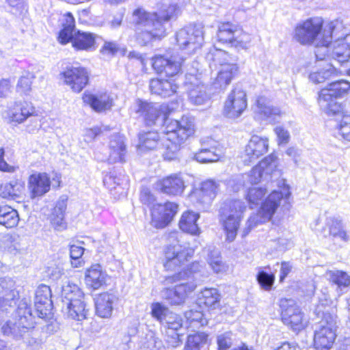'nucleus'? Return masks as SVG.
Masks as SVG:
<instances>
[{
  "instance_id": "nucleus-1",
  "label": "nucleus",
  "mask_w": 350,
  "mask_h": 350,
  "mask_svg": "<svg viewBox=\"0 0 350 350\" xmlns=\"http://www.w3.org/2000/svg\"><path fill=\"white\" fill-rule=\"evenodd\" d=\"M136 112L143 117L146 125L163 126L165 137L161 146L165 149L163 152L165 160L175 159L180 144L194 133L193 119L186 116H183L179 120L168 119L170 109L166 104L138 100Z\"/></svg>"
},
{
  "instance_id": "nucleus-2",
  "label": "nucleus",
  "mask_w": 350,
  "mask_h": 350,
  "mask_svg": "<svg viewBox=\"0 0 350 350\" xmlns=\"http://www.w3.org/2000/svg\"><path fill=\"white\" fill-rule=\"evenodd\" d=\"M179 8L170 0H163L159 12H148L137 8L133 13V24L136 40L140 45H146L154 40L166 36V27L170 19L176 18Z\"/></svg>"
},
{
  "instance_id": "nucleus-3",
  "label": "nucleus",
  "mask_w": 350,
  "mask_h": 350,
  "mask_svg": "<svg viewBox=\"0 0 350 350\" xmlns=\"http://www.w3.org/2000/svg\"><path fill=\"white\" fill-rule=\"evenodd\" d=\"M343 28V22L335 20L326 24L323 27V21L321 18H310L300 22L295 26L293 38L301 45H312L319 40L323 44L329 43L332 40V34Z\"/></svg>"
},
{
  "instance_id": "nucleus-4",
  "label": "nucleus",
  "mask_w": 350,
  "mask_h": 350,
  "mask_svg": "<svg viewBox=\"0 0 350 350\" xmlns=\"http://www.w3.org/2000/svg\"><path fill=\"white\" fill-rule=\"evenodd\" d=\"M206 58L210 68L218 70L211 85L214 92L225 90L239 72L235 59L226 51L216 49L210 51Z\"/></svg>"
},
{
  "instance_id": "nucleus-5",
  "label": "nucleus",
  "mask_w": 350,
  "mask_h": 350,
  "mask_svg": "<svg viewBox=\"0 0 350 350\" xmlns=\"http://www.w3.org/2000/svg\"><path fill=\"white\" fill-rule=\"evenodd\" d=\"M290 196L288 187L284 188L280 191H272L262 203L258 213L252 215L247 220L243 236H246L258 224L269 221L280 206L285 207L289 204Z\"/></svg>"
},
{
  "instance_id": "nucleus-6",
  "label": "nucleus",
  "mask_w": 350,
  "mask_h": 350,
  "mask_svg": "<svg viewBox=\"0 0 350 350\" xmlns=\"http://www.w3.org/2000/svg\"><path fill=\"white\" fill-rule=\"evenodd\" d=\"M62 26L58 36L62 44L70 42L75 51H90L95 49L97 36L90 32L75 31V21L71 13L64 15Z\"/></svg>"
},
{
  "instance_id": "nucleus-7",
  "label": "nucleus",
  "mask_w": 350,
  "mask_h": 350,
  "mask_svg": "<svg viewBox=\"0 0 350 350\" xmlns=\"http://www.w3.org/2000/svg\"><path fill=\"white\" fill-rule=\"evenodd\" d=\"M29 306L30 301L26 298L20 301L14 317L1 327L3 335L21 339L34 328L36 322Z\"/></svg>"
},
{
  "instance_id": "nucleus-8",
  "label": "nucleus",
  "mask_w": 350,
  "mask_h": 350,
  "mask_svg": "<svg viewBox=\"0 0 350 350\" xmlns=\"http://www.w3.org/2000/svg\"><path fill=\"white\" fill-rule=\"evenodd\" d=\"M246 208L245 202L240 200L226 201L221 207L220 222L226 234V241L230 243L236 239Z\"/></svg>"
},
{
  "instance_id": "nucleus-9",
  "label": "nucleus",
  "mask_w": 350,
  "mask_h": 350,
  "mask_svg": "<svg viewBox=\"0 0 350 350\" xmlns=\"http://www.w3.org/2000/svg\"><path fill=\"white\" fill-rule=\"evenodd\" d=\"M337 316L334 312H326L322 317L319 328L314 334V347L316 350H329L336 337Z\"/></svg>"
},
{
  "instance_id": "nucleus-10",
  "label": "nucleus",
  "mask_w": 350,
  "mask_h": 350,
  "mask_svg": "<svg viewBox=\"0 0 350 350\" xmlns=\"http://www.w3.org/2000/svg\"><path fill=\"white\" fill-rule=\"evenodd\" d=\"M203 29L201 24L190 25L177 31L176 40L179 49L189 55L195 53L203 44Z\"/></svg>"
},
{
  "instance_id": "nucleus-11",
  "label": "nucleus",
  "mask_w": 350,
  "mask_h": 350,
  "mask_svg": "<svg viewBox=\"0 0 350 350\" xmlns=\"http://www.w3.org/2000/svg\"><path fill=\"white\" fill-rule=\"evenodd\" d=\"M217 37L219 42L228 44L238 50L247 49L252 40L251 35L229 22L219 25Z\"/></svg>"
},
{
  "instance_id": "nucleus-12",
  "label": "nucleus",
  "mask_w": 350,
  "mask_h": 350,
  "mask_svg": "<svg viewBox=\"0 0 350 350\" xmlns=\"http://www.w3.org/2000/svg\"><path fill=\"white\" fill-rule=\"evenodd\" d=\"M282 321L293 331L298 332L306 327L307 321L304 314L295 300L282 299L280 301Z\"/></svg>"
},
{
  "instance_id": "nucleus-13",
  "label": "nucleus",
  "mask_w": 350,
  "mask_h": 350,
  "mask_svg": "<svg viewBox=\"0 0 350 350\" xmlns=\"http://www.w3.org/2000/svg\"><path fill=\"white\" fill-rule=\"evenodd\" d=\"M219 184L208 179L202 182L198 187H194L189 195V200L198 208L208 209L219 191Z\"/></svg>"
},
{
  "instance_id": "nucleus-14",
  "label": "nucleus",
  "mask_w": 350,
  "mask_h": 350,
  "mask_svg": "<svg viewBox=\"0 0 350 350\" xmlns=\"http://www.w3.org/2000/svg\"><path fill=\"white\" fill-rule=\"evenodd\" d=\"M8 118L10 122L21 124L29 120L31 124L27 126L29 133H33L39 126V117L35 107L30 103L23 102L16 103L10 108L8 112Z\"/></svg>"
},
{
  "instance_id": "nucleus-15",
  "label": "nucleus",
  "mask_w": 350,
  "mask_h": 350,
  "mask_svg": "<svg viewBox=\"0 0 350 350\" xmlns=\"http://www.w3.org/2000/svg\"><path fill=\"white\" fill-rule=\"evenodd\" d=\"M278 159L275 155L271 154L266 157L259 163L254 167L249 174H245L247 181L252 185L258 183L265 177L275 175L280 176V172L278 170Z\"/></svg>"
},
{
  "instance_id": "nucleus-16",
  "label": "nucleus",
  "mask_w": 350,
  "mask_h": 350,
  "mask_svg": "<svg viewBox=\"0 0 350 350\" xmlns=\"http://www.w3.org/2000/svg\"><path fill=\"white\" fill-rule=\"evenodd\" d=\"M336 33L332 34L330 56L338 62L343 63L350 58V33H347L344 24L342 29Z\"/></svg>"
},
{
  "instance_id": "nucleus-17",
  "label": "nucleus",
  "mask_w": 350,
  "mask_h": 350,
  "mask_svg": "<svg viewBox=\"0 0 350 350\" xmlns=\"http://www.w3.org/2000/svg\"><path fill=\"white\" fill-rule=\"evenodd\" d=\"M247 107L245 92L239 88H234L228 95L224 103L223 113L231 119L239 118Z\"/></svg>"
},
{
  "instance_id": "nucleus-18",
  "label": "nucleus",
  "mask_w": 350,
  "mask_h": 350,
  "mask_svg": "<svg viewBox=\"0 0 350 350\" xmlns=\"http://www.w3.org/2000/svg\"><path fill=\"white\" fill-rule=\"evenodd\" d=\"M194 253V248L183 247L180 244L168 245L165 251V262L163 264L167 270H174L176 267L183 265L187 258Z\"/></svg>"
},
{
  "instance_id": "nucleus-19",
  "label": "nucleus",
  "mask_w": 350,
  "mask_h": 350,
  "mask_svg": "<svg viewBox=\"0 0 350 350\" xmlns=\"http://www.w3.org/2000/svg\"><path fill=\"white\" fill-rule=\"evenodd\" d=\"M183 62V58L177 55H172L170 57L157 55L152 59L153 68L158 73H165L169 77H176L181 73Z\"/></svg>"
},
{
  "instance_id": "nucleus-20",
  "label": "nucleus",
  "mask_w": 350,
  "mask_h": 350,
  "mask_svg": "<svg viewBox=\"0 0 350 350\" xmlns=\"http://www.w3.org/2000/svg\"><path fill=\"white\" fill-rule=\"evenodd\" d=\"M254 112L256 118L271 124L279 122L284 114L279 107L273 106L270 100L263 96L257 98L254 106Z\"/></svg>"
},
{
  "instance_id": "nucleus-21",
  "label": "nucleus",
  "mask_w": 350,
  "mask_h": 350,
  "mask_svg": "<svg viewBox=\"0 0 350 350\" xmlns=\"http://www.w3.org/2000/svg\"><path fill=\"white\" fill-rule=\"evenodd\" d=\"M64 82L75 92H80L87 85L89 81V72L82 66H67L62 72Z\"/></svg>"
},
{
  "instance_id": "nucleus-22",
  "label": "nucleus",
  "mask_w": 350,
  "mask_h": 350,
  "mask_svg": "<svg viewBox=\"0 0 350 350\" xmlns=\"http://www.w3.org/2000/svg\"><path fill=\"white\" fill-rule=\"evenodd\" d=\"M223 154L224 150L220 144L212 138H207L202 140L201 148L195 153L193 158L200 163H213L218 161Z\"/></svg>"
},
{
  "instance_id": "nucleus-23",
  "label": "nucleus",
  "mask_w": 350,
  "mask_h": 350,
  "mask_svg": "<svg viewBox=\"0 0 350 350\" xmlns=\"http://www.w3.org/2000/svg\"><path fill=\"white\" fill-rule=\"evenodd\" d=\"M268 148V138L256 135H252L242 153L243 161L245 164L255 161L267 152Z\"/></svg>"
},
{
  "instance_id": "nucleus-24",
  "label": "nucleus",
  "mask_w": 350,
  "mask_h": 350,
  "mask_svg": "<svg viewBox=\"0 0 350 350\" xmlns=\"http://www.w3.org/2000/svg\"><path fill=\"white\" fill-rule=\"evenodd\" d=\"M196 284L193 282H183L176 284L174 288H164L161 291V297L170 305H180L185 302L189 293L193 292Z\"/></svg>"
},
{
  "instance_id": "nucleus-25",
  "label": "nucleus",
  "mask_w": 350,
  "mask_h": 350,
  "mask_svg": "<svg viewBox=\"0 0 350 350\" xmlns=\"http://www.w3.org/2000/svg\"><path fill=\"white\" fill-rule=\"evenodd\" d=\"M178 208L176 203L170 202L153 205L151 210L152 223L157 228L165 227L176 214Z\"/></svg>"
},
{
  "instance_id": "nucleus-26",
  "label": "nucleus",
  "mask_w": 350,
  "mask_h": 350,
  "mask_svg": "<svg viewBox=\"0 0 350 350\" xmlns=\"http://www.w3.org/2000/svg\"><path fill=\"white\" fill-rule=\"evenodd\" d=\"M53 304L51 301V290L45 284L40 285L35 293V308L38 317L46 319L51 316Z\"/></svg>"
},
{
  "instance_id": "nucleus-27",
  "label": "nucleus",
  "mask_w": 350,
  "mask_h": 350,
  "mask_svg": "<svg viewBox=\"0 0 350 350\" xmlns=\"http://www.w3.org/2000/svg\"><path fill=\"white\" fill-rule=\"evenodd\" d=\"M156 188L165 194L176 196L183 193L185 185L181 174L176 173L159 180Z\"/></svg>"
},
{
  "instance_id": "nucleus-28",
  "label": "nucleus",
  "mask_w": 350,
  "mask_h": 350,
  "mask_svg": "<svg viewBox=\"0 0 350 350\" xmlns=\"http://www.w3.org/2000/svg\"><path fill=\"white\" fill-rule=\"evenodd\" d=\"M28 189L31 198L41 197L50 191L51 180L46 173L36 172L28 178Z\"/></svg>"
},
{
  "instance_id": "nucleus-29",
  "label": "nucleus",
  "mask_w": 350,
  "mask_h": 350,
  "mask_svg": "<svg viewBox=\"0 0 350 350\" xmlns=\"http://www.w3.org/2000/svg\"><path fill=\"white\" fill-rule=\"evenodd\" d=\"M83 100L96 112L110 110L113 105V98L107 92H98L96 94L85 92L83 95Z\"/></svg>"
},
{
  "instance_id": "nucleus-30",
  "label": "nucleus",
  "mask_w": 350,
  "mask_h": 350,
  "mask_svg": "<svg viewBox=\"0 0 350 350\" xmlns=\"http://www.w3.org/2000/svg\"><path fill=\"white\" fill-rule=\"evenodd\" d=\"M149 86L152 94L163 98L174 95L178 88L176 79H153L150 80Z\"/></svg>"
},
{
  "instance_id": "nucleus-31",
  "label": "nucleus",
  "mask_w": 350,
  "mask_h": 350,
  "mask_svg": "<svg viewBox=\"0 0 350 350\" xmlns=\"http://www.w3.org/2000/svg\"><path fill=\"white\" fill-rule=\"evenodd\" d=\"M118 298L111 293H101L95 299L96 314L101 318H109L111 316L114 304Z\"/></svg>"
},
{
  "instance_id": "nucleus-32",
  "label": "nucleus",
  "mask_w": 350,
  "mask_h": 350,
  "mask_svg": "<svg viewBox=\"0 0 350 350\" xmlns=\"http://www.w3.org/2000/svg\"><path fill=\"white\" fill-rule=\"evenodd\" d=\"M165 137L155 131L142 132L139 134V144L137 148L140 152L155 150L161 146L162 142Z\"/></svg>"
},
{
  "instance_id": "nucleus-33",
  "label": "nucleus",
  "mask_w": 350,
  "mask_h": 350,
  "mask_svg": "<svg viewBox=\"0 0 350 350\" xmlns=\"http://www.w3.org/2000/svg\"><path fill=\"white\" fill-rule=\"evenodd\" d=\"M350 90V83L346 80H338L329 83L327 88L322 89L319 96L327 99H337L345 96Z\"/></svg>"
},
{
  "instance_id": "nucleus-34",
  "label": "nucleus",
  "mask_w": 350,
  "mask_h": 350,
  "mask_svg": "<svg viewBox=\"0 0 350 350\" xmlns=\"http://www.w3.org/2000/svg\"><path fill=\"white\" fill-rule=\"evenodd\" d=\"M107 276L106 272L103 271L101 266L99 264H96L87 269L85 282L87 286L96 290L105 284Z\"/></svg>"
},
{
  "instance_id": "nucleus-35",
  "label": "nucleus",
  "mask_w": 350,
  "mask_h": 350,
  "mask_svg": "<svg viewBox=\"0 0 350 350\" xmlns=\"http://www.w3.org/2000/svg\"><path fill=\"white\" fill-rule=\"evenodd\" d=\"M323 233L325 237L331 236L334 238L340 239L345 242L349 241V236L347 232L343 230L341 221L335 217L327 218Z\"/></svg>"
},
{
  "instance_id": "nucleus-36",
  "label": "nucleus",
  "mask_w": 350,
  "mask_h": 350,
  "mask_svg": "<svg viewBox=\"0 0 350 350\" xmlns=\"http://www.w3.org/2000/svg\"><path fill=\"white\" fill-rule=\"evenodd\" d=\"M62 311L68 318L76 320L83 321L86 319L88 310L86 308V304L84 300H75L71 304L62 305Z\"/></svg>"
},
{
  "instance_id": "nucleus-37",
  "label": "nucleus",
  "mask_w": 350,
  "mask_h": 350,
  "mask_svg": "<svg viewBox=\"0 0 350 350\" xmlns=\"http://www.w3.org/2000/svg\"><path fill=\"white\" fill-rule=\"evenodd\" d=\"M200 217L199 213L193 211H187L183 213L179 221L180 229L188 234L198 235L200 233V229L197 224Z\"/></svg>"
},
{
  "instance_id": "nucleus-38",
  "label": "nucleus",
  "mask_w": 350,
  "mask_h": 350,
  "mask_svg": "<svg viewBox=\"0 0 350 350\" xmlns=\"http://www.w3.org/2000/svg\"><path fill=\"white\" fill-rule=\"evenodd\" d=\"M67 207L66 199H59L55 204L51 215V222L54 228L58 231L66 228V222L64 219L65 212Z\"/></svg>"
},
{
  "instance_id": "nucleus-39",
  "label": "nucleus",
  "mask_w": 350,
  "mask_h": 350,
  "mask_svg": "<svg viewBox=\"0 0 350 350\" xmlns=\"http://www.w3.org/2000/svg\"><path fill=\"white\" fill-rule=\"evenodd\" d=\"M84 294L80 288L70 281H66L62 288V304H71L76 300H84Z\"/></svg>"
},
{
  "instance_id": "nucleus-40",
  "label": "nucleus",
  "mask_w": 350,
  "mask_h": 350,
  "mask_svg": "<svg viewBox=\"0 0 350 350\" xmlns=\"http://www.w3.org/2000/svg\"><path fill=\"white\" fill-rule=\"evenodd\" d=\"M327 277L334 284L336 285L338 297L344 293V289L350 286V275L346 272L339 270H332L327 272Z\"/></svg>"
},
{
  "instance_id": "nucleus-41",
  "label": "nucleus",
  "mask_w": 350,
  "mask_h": 350,
  "mask_svg": "<svg viewBox=\"0 0 350 350\" xmlns=\"http://www.w3.org/2000/svg\"><path fill=\"white\" fill-rule=\"evenodd\" d=\"M111 152L109 159L113 162H124L126 154V146L124 145V138L116 135L112 136L109 142Z\"/></svg>"
},
{
  "instance_id": "nucleus-42",
  "label": "nucleus",
  "mask_w": 350,
  "mask_h": 350,
  "mask_svg": "<svg viewBox=\"0 0 350 350\" xmlns=\"http://www.w3.org/2000/svg\"><path fill=\"white\" fill-rule=\"evenodd\" d=\"M19 221L16 210L8 205H0V225L6 228H12L17 226Z\"/></svg>"
},
{
  "instance_id": "nucleus-43",
  "label": "nucleus",
  "mask_w": 350,
  "mask_h": 350,
  "mask_svg": "<svg viewBox=\"0 0 350 350\" xmlns=\"http://www.w3.org/2000/svg\"><path fill=\"white\" fill-rule=\"evenodd\" d=\"M337 70L331 64H326L323 67L317 71L312 72L309 79L314 83H323L327 79L337 75Z\"/></svg>"
},
{
  "instance_id": "nucleus-44",
  "label": "nucleus",
  "mask_w": 350,
  "mask_h": 350,
  "mask_svg": "<svg viewBox=\"0 0 350 350\" xmlns=\"http://www.w3.org/2000/svg\"><path fill=\"white\" fill-rule=\"evenodd\" d=\"M210 99V94L206 92V87L199 84L189 91V100L196 105L205 104Z\"/></svg>"
},
{
  "instance_id": "nucleus-45",
  "label": "nucleus",
  "mask_w": 350,
  "mask_h": 350,
  "mask_svg": "<svg viewBox=\"0 0 350 350\" xmlns=\"http://www.w3.org/2000/svg\"><path fill=\"white\" fill-rule=\"evenodd\" d=\"M219 300L218 290L214 288H204L199 297L200 304L211 308H216L219 304Z\"/></svg>"
},
{
  "instance_id": "nucleus-46",
  "label": "nucleus",
  "mask_w": 350,
  "mask_h": 350,
  "mask_svg": "<svg viewBox=\"0 0 350 350\" xmlns=\"http://www.w3.org/2000/svg\"><path fill=\"white\" fill-rule=\"evenodd\" d=\"M319 104L321 109L328 116L337 115L343 112L342 105L336 98L327 99L319 96Z\"/></svg>"
},
{
  "instance_id": "nucleus-47",
  "label": "nucleus",
  "mask_w": 350,
  "mask_h": 350,
  "mask_svg": "<svg viewBox=\"0 0 350 350\" xmlns=\"http://www.w3.org/2000/svg\"><path fill=\"white\" fill-rule=\"evenodd\" d=\"M206 260L213 271L216 273H222L227 270V265L221 260L220 252L217 249L209 251Z\"/></svg>"
},
{
  "instance_id": "nucleus-48",
  "label": "nucleus",
  "mask_w": 350,
  "mask_h": 350,
  "mask_svg": "<svg viewBox=\"0 0 350 350\" xmlns=\"http://www.w3.org/2000/svg\"><path fill=\"white\" fill-rule=\"evenodd\" d=\"M208 334L204 332H196L187 336L185 350H200L208 340Z\"/></svg>"
},
{
  "instance_id": "nucleus-49",
  "label": "nucleus",
  "mask_w": 350,
  "mask_h": 350,
  "mask_svg": "<svg viewBox=\"0 0 350 350\" xmlns=\"http://www.w3.org/2000/svg\"><path fill=\"white\" fill-rule=\"evenodd\" d=\"M185 317L189 326L191 327H200L207 324V321L204 318L203 313L198 310L191 309L185 312Z\"/></svg>"
},
{
  "instance_id": "nucleus-50",
  "label": "nucleus",
  "mask_w": 350,
  "mask_h": 350,
  "mask_svg": "<svg viewBox=\"0 0 350 350\" xmlns=\"http://www.w3.org/2000/svg\"><path fill=\"white\" fill-rule=\"evenodd\" d=\"M126 177L124 174H118L115 171L110 172L103 179L104 185L110 190L116 189V186L126 185Z\"/></svg>"
},
{
  "instance_id": "nucleus-51",
  "label": "nucleus",
  "mask_w": 350,
  "mask_h": 350,
  "mask_svg": "<svg viewBox=\"0 0 350 350\" xmlns=\"http://www.w3.org/2000/svg\"><path fill=\"white\" fill-rule=\"evenodd\" d=\"M258 283L261 288L269 291L272 288L275 281V275L271 273H267L263 270L258 271L256 275Z\"/></svg>"
},
{
  "instance_id": "nucleus-52",
  "label": "nucleus",
  "mask_w": 350,
  "mask_h": 350,
  "mask_svg": "<svg viewBox=\"0 0 350 350\" xmlns=\"http://www.w3.org/2000/svg\"><path fill=\"white\" fill-rule=\"evenodd\" d=\"M162 325L170 331H178L182 327L183 320L179 315L170 311Z\"/></svg>"
},
{
  "instance_id": "nucleus-53",
  "label": "nucleus",
  "mask_w": 350,
  "mask_h": 350,
  "mask_svg": "<svg viewBox=\"0 0 350 350\" xmlns=\"http://www.w3.org/2000/svg\"><path fill=\"white\" fill-rule=\"evenodd\" d=\"M267 193V189L259 187H252L247 189L246 199L250 204L256 205Z\"/></svg>"
},
{
  "instance_id": "nucleus-54",
  "label": "nucleus",
  "mask_w": 350,
  "mask_h": 350,
  "mask_svg": "<svg viewBox=\"0 0 350 350\" xmlns=\"http://www.w3.org/2000/svg\"><path fill=\"white\" fill-rule=\"evenodd\" d=\"M169 312V309L159 302L153 303L151 305L152 317L159 321L161 325Z\"/></svg>"
},
{
  "instance_id": "nucleus-55",
  "label": "nucleus",
  "mask_w": 350,
  "mask_h": 350,
  "mask_svg": "<svg viewBox=\"0 0 350 350\" xmlns=\"http://www.w3.org/2000/svg\"><path fill=\"white\" fill-rule=\"evenodd\" d=\"M218 350H228L233 344L232 333L226 332L217 337Z\"/></svg>"
},
{
  "instance_id": "nucleus-56",
  "label": "nucleus",
  "mask_w": 350,
  "mask_h": 350,
  "mask_svg": "<svg viewBox=\"0 0 350 350\" xmlns=\"http://www.w3.org/2000/svg\"><path fill=\"white\" fill-rule=\"evenodd\" d=\"M84 253V248L81 246L72 245L70 249V256L72 260V265L74 267H79L81 266L82 262L80 260Z\"/></svg>"
},
{
  "instance_id": "nucleus-57",
  "label": "nucleus",
  "mask_w": 350,
  "mask_h": 350,
  "mask_svg": "<svg viewBox=\"0 0 350 350\" xmlns=\"http://www.w3.org/2000/svg\"><path fill=\"white\" fill-rule=\"evenodd\" d=\"M331 304L332 299L328 294L327 288H325L321 291V296L319 297V304L317 306L316 312L318 314L322 312L323 315L326 312H329L328 311H323V308L329 306Z\"/></svg>"
},
{
  "instance_id": "nucleus-58",
  "label": "nucleus",
  "mask_w": 350,
  "mask_h": 350,
  "mask_svg": "<svg viewBox=\"0 0 350 350\" xmlns=\"http://www.w3.org/2000/svg\"><path fill=\"white\" fill-rule=\"evenodd\" d=\"M33 75L27 73V75L22 76L17 83L16 89L18 92L27 94L31 90Z\"/></svg>"
},
{
  "instance_id": "nucleus-59",
  "label": "nucleus",
  "mask_w": 350,
  "mask_h": 350,
  "mask_svg": "<svg viewBox=\"0 0 350 350\" xmlns=\"http://www.w3.org/2000/svg\"><path fill=\"white\" fill-rule=\"evenodd\" d=\"M338 129L342 137L345 139L350 141V116H342Z\"/></svg>"
},
{
  "instance_id": "nucleus-60",
  "label": "nucleus",
  "mask_w": 350,
  "mask_h": 350,
  "mask_svg": "<svg viewBox=\"0 0 350 350\" xmlns=\"http://www.w3.org/2000/svg\"><path fill=\"white\" fill-rule=\"evenodd\" d=\"M177 332L178 331H170V329H167L166 342L168 346L171 347H177L182 345L183 340L180 337L183 335H180Z\"/></svg>"
},
{
  "instance_id": "nucleus-61",
  "label": "nucleus",
  "mask_w": 350,
  "mask_h": 350,
  "mask_svg": "<svg viewBox=\"0 0 350 350\" xmlns=\"http://www.w3.org/2000/svg\"><path fill=\"white\" fill-rule=\"evenodd\" d=\"M331 42L332 41L329 43H327L326 44H323L321 43V40H319L317 43L314 44L316 46L315 55L317 59L323 60L327 56H329L328 52L329 48L331 49Z\"/></svg>"
},
{
  "instance_id": "nucleus-62",
  "label": "nucleus",
  "mask_w": 350,
  "mask_h": 350,
  "mask_svg": "<svg viewBox=\"0 0 350 350\" xmlns=\"http://www.w3.org/2000/svg\"><path fill=\"white\" fill-rule=\"evenodd\" d=\"M120 49V45L116 41L104 40V44L100 49V53L103 55H115Z\"/></svg>"
},
{
  "instance_id": "nucleus-63",
  "label": "nucleus",
  "mask_w": 350,
  "mask_h": 350,
  "mask_svg": "<svg viewBox=\"0 0 350 350\" xmlns=\"http://www.w3.org/2000/svg\"><path fill=\"white\" fill-rule=\"evenodd\" d=\"M191 273H188L187 271H180L178 273H176L172 275L166 276L163 281V284L164 285L173 284L178 282L181 281L185 278H189L190 277Z\"/></svg>"
},
{
  "instance_id": "nucleus-64",
  "label": "nucleus",
  "mask_w": 350,
  "mask_h": 350,
  "mask_svg": "<svg viewBox=\"0 0 350 350\" xmlns=\"http://www.w3.org/2000/svg\"><path fill=\"white\" fill-rule=\"evenodd\" d=\"M274 133L277 135L278 144H286L289 142L290 133L283 126H278L274 129Z\"/></svg>"
}]
</instances>
